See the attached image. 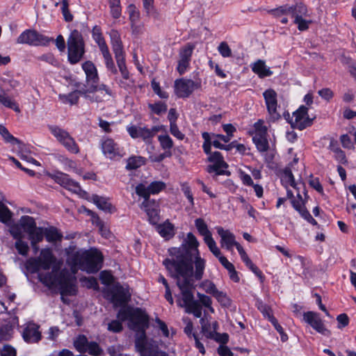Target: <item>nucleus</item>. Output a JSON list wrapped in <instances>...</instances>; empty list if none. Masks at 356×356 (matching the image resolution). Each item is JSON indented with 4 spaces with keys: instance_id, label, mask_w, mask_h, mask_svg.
<instances>
[{
    "instance_id": "1",
    "label": "nucleus",
    "mask_w": 356,
    "mask_h": 356,
    "mask_svg": "<svg viewBox=\"0 0 356 356\" xmlns=\"http://www.w3.org/2000/svg\"><path fill=\"white\" fill-rule=\"evenodd\" d=\"M199 245L195 236L189 232L179 248L169 249L171 258L163 261L165 268L177 280V284L181 291L179 304L185 306L188 312H193L197 317L200 316L201 312L198 304L192 301L193 277L195 280H201L206 266V260L200 257Z\"/></svg>"
},
{
    "instance_id": "2",
    "label": "nucleus",
    "mask_w": 356,
    "mask_h": 356,
    "mask_svg": "<svg viewBox=\"0 0 356 356\" xmlns=\"http://www.w3.org/2000/svg\"><path fill=\"white\" fill-rule=\"evenodd\" d=\"M26 265L33 272L49 270L51 268L50 273H39V280L49 288L58 289L63 302H67L65 296L76 294V278L65 270H60L62 261L56 259L50 248L42 249L40 255L38 257L29 258Z\"/></svg>"
},
{
    "instance_id": "3",
    "label": "nucleus",
    "mask_w": 356,
    "mask_h": 356,
    "mask_svg": "<svg viewBox=\"0 0 356 356\" xmlns=\"http://www.w3.org/2000/svg\"><path fill=\"white\" fill-rule=\"evenodd\" d=\"M118 314V320H113L108 324V330L113 332H119L122 330V322L128 321V326L133 330L141 331L143 337L136 341V347L141 356H168L161 351L154 350L148 347L145 337L144 330L148 324V316L145 312L139 308L124 307Z\"/></svg>"
},
{
    "instance_id": "4",
    "label": "nucleus",
    "mask_w": 356,
    "mask_h": 356,
    "mask_svg": "<svg viewBox=\"0 0 356 356\" xmlns=\"http://www.w3.org/2000/svg\"><path fill=\"white\" fill-rule=\"evenodd\" d=\"M65 253L67 264L72 273L70 275L74 278L79 269L88 273H95L102 268L104 257L96 248L77 250L74 245H71L65 249Z\"/></svg>"
},
{
    "instance_id": "5",
    "label": "nucleus",
    "mask_w": 356,
    "mask_h": 356,
    "mask_svg": "<svg viewBox=\"0 0 356 356\" xmlns=\"http://www.w3.org/2000/svg\"><path fill=\"white\" fill-rule=\"evenodd\" d=\"M82 69L86 74V84H81L83 88L79 90L81 96L90 103L100 102L106 97L112 96L111 90L105 84L98 85L99 76L94 63L90 60L82 64Z\"/></svg>"
},
{
    "instance_id": "6",
    "label": "nucleus",
    "mask_w": 356,
    "mask_h": 356,
    "mask_svg": "<svg viewBox=\"0 0 356 356\" xmlns=\"http://www.w3.org/2000/svg\"><path fill=\"white\" fill-rule=\"evenodd\" d=\"M218 234L220 237V246L229 252H233L235 247L245 266L260 280L264 281V276L262 272L257 268L249 258L242 245L236 241L235 235L229 229L218 226L216 227Z\"/></svg>"
},
{
    "instance_id": "7",
    "label": "nucleus",
    "mask_w": 356,
    "mask_h": 356,
    "mask_svg": "<svg viewBox=\"0 0 356 356\" xmlns=\"http://www.w3.org/2000/svg\"><path fill=\"white\" fill-rule=\"evenodd\" d=\"M99 278L102 283L107 286L104 291L105 298L111 301L115 307L125 305L128 302L131 297L129 289L119 283L113 284L114 277L110 272L102 271Z\"/></svg>"
},
{
    "instance_id": "8",
    "label": "nucleus",
    "mask_w": 356,
    "mask_h": 356,
    "mask_svg": "<svg viewBox=\"0 0 356 356\" xmlns=\"http://www.w3.org/2000/svg\"><path fill=\"white\" fill-rule=\"evenodd\" d=\"M67 58L71 64L79 63L85 53L84 42L78 31L71 32L67 39Z\"/></svg>"
},
{
    "instance_id": "9",
    "label": "nucleus",
    "mask_w": 356,
    "mask_h": 356,
    "mask_svg": "<svg viewBox=\"0 0 356 356\" xmlns=\"http://www.w3.org/2000/svg\"><path fill=\"white\" fill-rule=\"evenodd\" d=\"M92 34L93 40L97 44L99 50L102 52L107 69L112 73L115 74L117 72V70L115 67L112 56L110 54L108 47L105 42V40L102 35L100 28L98 26H95L92 29Z\"/></svg>"
},
{
    "instance_id": "10",
    "label": "nucleus",
    "mask_w": 356,
    "mask_h": 356,
    "mask_svg": "<svg viewBox=\"0 0 356 356\" xmlns=\"http://www.w3.org/2000/svg\"><path fill=\"white\" fill-rule=\"evenodd\" d=\"M51 41H53V38L40 34L33 29L25 30L17 39V43L31 46H45Z\"/></svg>"
},
{
    "instance_id": "11",
    "label": "nucleus",
    "mask_w": 356,
    "mask_h": 356,
    "mask_svg": "<svg viewBox=\"0 0 356 356\" xmlns=\"http://www.w3.org/2000/svg\"><path fill=\"white\" fill-rule=\"evenodd\" d=\"M267 130L268 127L262 120H259L254 124L252 140L261 152H266L268 149Z\"/></svg>"
},
{
    "instance_id": "12",
    "label": "nucleus",
    "mask_w": 356,
    "mask_h": 356,
    "mask_svg": "<svg viewBox=\"0 0 356 356\" xmlns=\"http://www.w3.org/2000/svg\"><path fill=\"white\" fill-rule=\"evenodd\" d=\"M195 47V43L188 42L179 49L177 66V70L179 74H184L188 70Z\"/></svg>"
},
{
    "instance_id": "13",
    "label": "nucleus",
    "mask_w": 356,
    "mask_h": 356,
    "mask_svg": "<svg viewBox=\"0 0 356 356\" xmlns=\"http://www.w3.org/2000/svg\"><path fill=\"white\" fill-rule=\"evenodd\" d=\"M200 86V83L191 79L184 78L177 79L174 83L175 93L179 98H186Z\"/></svg>"
},
{
    "instance_id": "14",
    "label": "nucleus",
    "mask_w": 356,
    "mask_h": 356,
    "mask_svg": "<svg viewBox=\"0 0 356 356\" xmlns=\"http://www.w3.org/2000/svg\"><path fill=\"white\" fill-rule=\"evenodd\" d=\"M103 154L109 159H118L124 155V149L119 146L112 138H103L101 141Z\"/></svg>"
},
{
    "instance_id": "15",
    "label": "nucleus",
    "mask_w": 356,
    "mask_h": 356,
    "mask_svg": "<svg viewBox=\"0 0 356 356\" xmlns=\"http://www.w3.org/2000/svg\"><path fill=\"white\" fill-rule=\"evenodd\" d=\"M49 176L57 184L67 190L81 195L83 192L79 183L70 179L68 175L62 172H56L51 173Z\"/></svg>"
},
{
    "instance_id": "16",
    "label": "nucleus",
    "mask_w": 356,
    "mask_h": 356,
    "mask_svg": "<svg viewBox=\"0 0 356 356\" xmlns=\"http://www.w3.org/2000/svg\"><path fill=\"white\" fill-rule=\"evenodd\" d=\"M110 37L113 50L120 72L128 71L125 65L122 45L118 32L112 30L110 33Z\"/></svg>"
},
{
    "instance_id": "17",
    "label": "nucleus",
    "mask_w": 356,
    "mask_h": 356,
    "mask_svg": "<svg viewBox=\"0 0 356 356\" xmlns=\"http://www.w3.org/2000/svg\"><path fill=\"white\" fill-rule=\"evenodd\" d=\"M291 126L294 128L302 130L312 123V119L308 115V109L305 106H301L293 113L290 120Z\"/></svg>"
},
{
    "instance_id": "18",
    "label": "nucleus",
    "mask_w": 356,
    "mask_h": 356,
    "mask_svg": "<svg viewBox=\"0 0 356 356\" xmlns=\"http://www.w3.org/2000/svg\"><path fill=\"white\" fill-rule=\"evenodd\" d=\"M275 15H291L294 19L297 18L309 17L308 10L307 6L302 3H296L295 6L285 5L281 6L273 11Z\"/></svg>"
},
{
    "instance_id": "19",
    "label": "nucleus",
    "mask_w": 356,
    "mask_h": 356,
    "mask_svg": "<svg viewBox=\"0 0 356 356\" xmlns=\"http://www.w3.org/2000/svg\"><path fill=\"white\" fill-rule=\"evenodd\" d=\"M302 321L309 325L314 330L322 334H326L328 332L325 328L322 319L318 314L314 312H304Z\"/></svg>"
},
{
    "instance_id": "20",
    "label": "nucleus",
    "mask_w": 356,
    "mask_h": 356,
    "mask_svg": "<svg viewBox=\"0 0 356 356\" xmlns=\"http://www.w3.org/2000/svg\"><path fill=\"white\" fill-rule=\"evenodd\" d=\"M208 160L213 163L208 166V171L209 172L222 174L227 168V163L225 162L222 154L219 152H214L210 154Z\"/></svg>"
},
{
    "instance_id": "21",
    "label": "nucleus",
    "mask_w": 356,
    "mask_h": 356,
    "mask_svg": "<svg viewBox=\"0 0 356 356\" xmlns=\"http://www.w3.org/2000/svg\"><path fill=\"white\" fill-rule=\"evenodd\" d=\"M22 337L27 343L38 342L41 339L39 326L33 323H27L23 330Z\"/></svg>"
},
{
    "instance_id": "22",
    "label": "nucleus",
    "mask_w": 356,
    "mask_h": 356,
    "mask_svg": "<svg viewBox=\"0 0 356 356\" xmlns=\"http://www.w3.org/2000/svg\"><path fill=\"white\" fill-rule=\"evenodd\" d=\"M194 280H195V278L193 277V285L194 284ZM193 287L191 289V293H192V296H193ZM181 296V291L180 290V294L179 296H177V305L181 307H184L186 309V312L187 313H188V312L187 311V309L185 306H183V305H181L179 304V302H178L179 298ZM197 296L199 298V302L194 300L193 297L192 298V301L195 302L198 304V305L200 308V312H202V307L200 305V303H201L204 307L207 308L211 313H214V309L211 306L212 301H211V298H209V296H205L204 294L200 293H197ZM189 314H193L196 317V316L193 312H189ZM201 316H202V314L199 317L197 316V318H200Z\"/></svg>"
},
{
    "instance_id": "23",
    "label": "nucleus",
    "mask_w": 356,
    "mask_h": 356,
    "mask_svg": "<svg viewBox=\"0 0 356 356\" xmlns=\"http://www.w3.org/2000/svg\"><path fill=\"white\" fill-rule=\"evenodd\" d=\"M143 10L147 17L156 23L162 19L161 11L155 6L154 0H142Z\"/></svg>"
},
{
    "instance_id": "24",
    "label": "nucleus",
    "mask_w": 356,
    "mask_h": 356,
    "mask_svg": "<svg viewBox=\"0 0 356 356\" xmlns=\"http://www.w3.org/2000/svg\"><path fill=\"white\" fill-rule=\"evenodd\" d=\"M18 325V318L10 316L9 321L0 327V341H8L13 337V329Z\"/></svg>"
},
{
    "instance_id": "25",
    "label": "nucleus",
    "mask_w": 356,
    "mask_h": 356,
    "mask_svg": "<svg viewBox=\"0 0 356 356\" xmlns=\"http://www.w3.org/2000/svg\"><path fill=\"white\" fill-rule=\"evenodd\" d=\"M13 151L16 152L22 160L35 165H40V163L32 157L31 148L29 145L20 142V145H17L15 147H13Z\"/></svg>"
},
{
    "instance_id": "26",
    "label": "nucleus",
    "mask_w": 356,
    "mask_h": 356,
    "mask_svg": "<svg viewBox=\"0 0 356 356\" xmlns=\"http://www.w3.org/2000/svg\"><path fill=\"white\" fill-rule=\"evenodd\" d=\"M149 217L151 223H156L158 221L159 207L154 200H144L140 206Z\"/></svg>"
},
{
    "instance_id": "27",
    "label": "nucleus",
    "mask_w": 356,
    "mask_h": 356,
    "mask_svg": "<svg viewBox=\"0 0 356 356\" xmlns=\"http://www.w3.org/2000/svg\"><path fill=\"white\" fill-rule=\"evenodd\" d=\"M281 181L282 185L286 189L287 197L289 198L293 197V193L291 190L289 189V186H291L293 188H296L297 184L295 181L291 170L289 168H286V169L284 170L281 176Z\"/></svg>"
},
{
    "instance_id": "28",
    "label": "nucleus",
    "mask_w": 356,
    "mask_h": 356,
    "mask_svg": "<svg viewBox=\"0 0 356 356\" xmlns=\"http://www.w3.org/2000/svg\"><path fill=\"white\" fill-rule=\"evenodd\" d=\"M77 90L69 94H60L58 95L59 100L65 104L74 105L76 104L79 99V95L81 96L79 90L83 88L81 83L76 85Z\"/></svg>"
},
{
    "instance_id": "29",
    "label": "nucleus",
    "mask_w": 356,
    "mask_h": 356,
    "mask_svg": "<svg viewBox=\"0 0 356 356\" xmlns=\"http://www.w3.org/2000/svg\"><path fill=\"white\" fill-rule=\"evenodd\" d=\"M251 69L254 73L258 75L259 78H264L270 76L273 74V72L270 67H268L265 61L263 60H258L251 65Z\"/></svg>"
},
{
    "instance_id": "30",
    "label": "nucleus",
    "mask_w": 356,
    "mask_h": 356,
    "mask_svg": "<svg viewBox=\"0 0 356 356\" xmlns=\"http://www.w3.org/2000/svg\"><path fill=\"white\" fill-rule=\"evenodd\" d=\"M156 229L160 236L166 240L172 238L175 234V227L168 220L158 225Z\"/></svg>"
},
{
    "instance_id": "31",
    "label": "nucleus",
    "mask_w": 356,
    "mask_h": 356,
    "mask_svg": "<svg viewBox=\"0 0 356 356\" xmlns=\"http://www.w3.org/2000/svg\"><path fill=\"white\" fill-rule=\"evenodd\" d=\"M266 104L268 112L274 115L277 112V99L276 92L271 89L267 90L264 92Z\"/></svg>"
},
{
    "instance_id": "32",
    "label": "nucleus",
    "mask_w": 356,
    "mask_h": 356,
    "mask_svg": "<svg viewBox=\"0 0 356 356\" xmlns=\"http://www.w3.org/2000/svg\"><path fill=\"white\" fill-rule=\"evenodd\" d=\"M59 143L71 154H77L80 152L79 147L72 136H68Z\"/></svg>"
},
{
    "instance_id": "33",
    "label": "nucleus",
    "mask_w": 356,
    "mask_h": 356,
    "mask_svg": "<svg viewBox=\"0 0 356 356\" xmlns=\"http://www.w3.org/2000/svg\"><path fill=\"white\" fill-rule=\"evenodd\" d=\"M19 226L22 228L23 231L28 234L37 227L34 219L28 216L21 218Z\"/></svg>"
},
{
    "instance_id": "34",
    "label": "nucleus",
    "mask_w": 356,
    "mask_h": 356,
    "mask_svg": "<svg viewBox=\"0 0 356 356\" xmlns=\"http://www.w3.org/2000/svg\"><path fill=\"white\" fill-rule=\"evenodd\" d=\"M49 130L58 143L71 136L67 130L56 125L49 126Z\"/></svg>"
},
{
    "instance_id": "35",
    "label": "nucleus",
    "mask_w": 356,
    "mask_h": 356,
    "mask_svg": "<svg viewBox=\"0 0 356 356\" xmlns=\"http://www.w3.org/2000/svg\"><path fill=\"white\" fill-rule=\"evenodd\" d=\"M92 200L99 209L107 212H112L113 206L105 197L94 195L92 197Z\"/></svg>"
},
{
    "instance_id": "36",
    "label": "nucleus",
    "mask_w": 356,
    "mask_h": 356,
    "mask_svg": "<svg viewBox=\"0 0 356 356\" xmlns=\"http://www.w3.org/2000/svg\"><path fill=\"white\" fill-rule=\"evenodd\" d=\"M0 104L5 107L11 108L15 112L19 113L20 109L17 102L5 92L0 93Z\"/></svg>"
},
{
    "instance_id": "37",
    "label": "nucleus",
    "mask_w": 356,
    "mask_h": 356,
    "mask_svg": "<svg viewBox=\"0 0 356 356\" xmlns=\"http://www.w3.org/2000/svg\"><path fill=\"white\" fill-rule=\"evenodd\" d=\"M0 135L6 143H8L15 147L17 145H20V140L15 138L8 130V129L2 124H0Z\"/></svg>"
},
{
    "instance_id": "38",
    "label": "nucleus",
    "mask_w": 356,
    "mask_h": 356,
    "mask_svg": "<svg viewBox=\"0 0 356 356\" xmlns=\"http://www.w3.org/2000/svg\"><path fill=\"white\" fill-rule=\"evenodd\" d=\"M127 12L129 15V18L131 21V26L134 27L138 23L140 20V11L134 4H130L127 8Z\"/></svg>"
},
{
    "instance_id": "39",
    "label": "nucleus",
    "mask_w": 356,
    "mask_h": 356,
    "mask_svg": "<svg viewBox=\"0 0 356 356\" xmlns=\"http://www.w3.org/2000/svg\"><path fill=\"white\" fill-rule=\"evenodd\" d=\"M44 232L46 240L50 243L60 241L63 238L62 234L54 227L44 229Z\"/></svg>"
},
{
    "instance_id": "40",
    "label": "nucleus",
    "mask_w": 356,
    "mask_h": 356,
    "mask_svg": "<svg viewBox=\"0 0 356 356\" xmlns=\"http://www.w3.org/2000/svg\"><path fill=\"white\" fill-rule=\"evenodd\" d=\"M195 225L199 234L203 237V239L211 236V232L209 231L207 225L202 218H197L195 220Z\"/></svg>"
},
{
    "instance_id": "41",
    "label": "nucleus",
    "mask_w": 356,
    "mask_h": 356,
    "mask_svg": "<svg viewBox=\"0 0 356 356\" xmlns=\"http://www.w3.org/2000/svg\"><path fill=\"white\" fill-rule=\"evenodd\" d=\"M28 235L31 244L34 245L35 243H39L43 240L44 236V229L42 227H36Z\"/></svg>"
},
{
    "instance_id": "42",
    "label": "nucleus",
    "mask_w": 356,
    "mask_h": 356,
    "mask_svg": "<svg viewBox=\"0 0 356 356\" xmlns=\"http://www.w3.org/2000/svg\"><path fill=\"white\" fill-rule=\"evenodd\" d=\"M89 341L84 335H79L74 341V346L76 350L81 353H86Z\"/></svg>"
},
{
    "instance_id": "43",
    "label": "nucleus",
    "mask_w": 356,
    "mask_h": 356,
    "mask_svg": "<svg viewBox=\"0 0 356 356\" xmlns=\"http://www.w3.org/2000/svg\"><path fill=\"white\" fill-rule=\"evenodd\" d=\"M12 212L1 201H0V221L8 224L12 218Z\"/></svg>"
},
{
    "instance_id": "44",
    "label": "nucleus",
    "mask_w": 356,
    "mask_h": 356,
    "mask_svg": "<svg viewBox=\"0 0 356 356\" xmlns=\"http://www.w3.org/2000/svg\"><path fill=\"white\" fill-rule=\"evenodd\" d=\"M202 332L207 338H213L216 334V327L212 330L211 324L208 323L207 320L203 318L200 319Z\"/></svg>"
},
{
    "instance_id": "45",
    "label": "nucleus",
    "mask_w": 356,
    "mask_h": 356,
    "mask_svg": "<svg viewBox=\"0 0 356 356\" xmlns=\"http://www.w3.org/2000/svg\"><path fill=\"white\" fill-rule=\"evenodd\" d=\"M204 243L208 246L211 252L216 257H219L222 255L221 251L219 248L217 246L216 242L212 237V235L207 238L204 239Z\"/></svg>"
},
{
    "instance_id": "46",
    "label": "nucleus",
    "mask_w": 356,
    "mask_h": 356,
    "mask_svg": "<svg viewBox=\"0 0 356 356\" xmlns=\"http://www.w3.org/2000/svg\"><path fill=\"white\" fill-rule=\"evenodd\" d=\"M145 163V160L140 156H132L128 159L127 168L128 169H136Z\"/></svg>"
},
{
    "instance_id": "47",
    "label": "nucleus",
    "mask_w": 356,
    "mask_h": 356,
    "mask_svg": "<svg viewBox=\"0 0 356 356\" xmlns=\"http://www.w3.org/2000/svg\"><path fill=\"white\" fill-rule=\"evenodd\" d=\"M149 108L151 111L156 115H161L166 112L167 105L165 103L159 102L155 104H149Z\"/></svg>"
},
{
    "instance_id": "48",
    "label": "nucleus",
    "mask_w": 356,
    "mask_h": 356,
    "mask_svg": "<svg viewBox=\"0 0 356 356\" xmlns=\"http://www.w3.org/2000/svg\"><path fill=\"white\" fill-rule=\"evenodd\" d=\"M15 247L17 249L18 253L22 256H26L29 251V246L28 243L22 239L16 241Z\"/></svg>"
},
{
    "instance_id": "49",
    "label": "nucleus",
    "mask_w": 356,
    "mask_h": 356,
    "mask_svg": "<svg viewBox=\"0 0 356 356\" xmlns=\"http://www.w3.org/2000/svg\"><path fill=\"white\" fill-rule=\"evenodd\" d=\"M111 13L114 18H118L121 15V7L120 0H109Z\"/></svg>"
},
{
    "instance_id": "50",
    "label": "nucleus",
    "mask_w": 356,
    "mask_h": 356,
    "mask_svg": "<svg viewBox=\"0 0 356 356\" xmlns=\"http://www.w3.org/2000/svg\"><path fill=\"white\" fill-rule=\"evenodd\" d=\"M136 193L138 195L144 198V200H150L149 199L151 195L149 190V186H146L145 184H140L136 187Z\"/></svg>"
},
{
    "instance_id": "51",
    "label": "nucleus",
    "mask_w": 356,
    "mask_h": 356,
    "mask_svg": "<svg viewBox=\"0 0 356 356\" xmlns=\"http://www.w3.org/2000/svg\"><path fill=\"white\" fill-rule=\"evenodd\" d=\"M202 136L204 140V143L202 145L204 152L209 156L210 154H212L211 152V147L212 145L211 136L210 134H209L207 132H204V133H202Z\"/></svg>"
},
{
    "instance_id": "52",
    "label": "nucleus",
    "mask_w": 356,
    "mask_h": 356,
    "mask_svg": "<svg viewBox=\"0 0 356 356\" xmlns=\"http://www.w3.org/2000/svg\"><path fill=\"white\" fill-rule=\"evenodd\" d=\"M200 287L206 293L211 294L212 296H213L218 290L216 285L211 281L208 280L203 281L200 284Z\"/></svg>"
},
{
    "instance_id": "53",
    "label": "nucleus",
    "mask_w": 356,
    "mask_h": 356,
    "mask_svg": "<svg viewBox=\"0 0 356 356\" xmlns=\"http://www.w3.org/2000/svg\"><path fill=\"white\" fill-rule=\"evenodd\" d=\"M165 188V184L161 181H153L149 185L151 194H157Z\"/></svg>"
},
{
    "instance_id": "54",
    "label": "nucleus",
    "mask_w": 356,
    "mask_h": 356,
    "mask_svg": "<svg viewBox=\"0 0 356 356\" xmlns=\"http://www.w3.org/2000/svg\"><path fill=\"white\" fill-rule=\"evenodd\" d=\"M213 296L216 298V300L221 304V305L224 307H228L230 305L231 302L227 294L222 291L217 290L216 293H215Z\"/></svg>"
},
{
    "instance_id": "55",
    "label": "nucleus",
    "mask_w": 356,
    "mask_h": 356,
    "mask_svg": "<svg viewBox=\"0 0 356 356\" xmlns=\"http://www.w3.org/2000/svg\"><path fill=\"white\" fill-rule=\"evenodd\" d=\"M81 282L83 286L88 289H93L95 290H97L99 289L97 280L92 277L81 278Z\"/></svg>"
},
{
    "instance_id": "56",
    "label": "nucleus",
    "mask_w": 356,
    "mask_h": 356,
    "mask_svg": "<svg viewBox=\"0 0 356 356\" xmlns=\"http://www.w3.org/2000/svg\"><path fill=\"white\" fill-rule=\"evenodd\" d=\"M218 51L223 58H229L232 56V49L229 47L228 44L225 42H222L220 43L218 47Z\"/></svg>"
},
{
    "instance_id": "57",
    "label": "nucleus",
    "mask_w": 356,
    "mask_h": 356,
    "mask_svg": "<svg viewBox=\"0 0 356 356\" xmlns=\"http://www.w3.org/2000/svg\"><path fill=\"white\" fill-rule=\"evenodd\" d=\"M159 141L164 149H170L173 145L171 138L168 135H161L159 136Z\"/></svg>"
},
{
    "instance_id": "58",
    "label": "nucleus",
    "mask_w": 356,
    "mask_h": 356,
    "mask_svg": "<svg viewBox=\"0 0 356 356\" xmlns=\"http://www.w3.org/2000/svg\"><path fill=\"white\" fill-rule=\"evenodd\" d=\"M143 127L136 125H129L127 131L132 138H140Z\"/></svg>"
},
{
    "instance_id": "59",
    "label": "nucleus",
    "mask_w": 356,
    "mask_h": 356,
    "mask_svg": "<svg viewBox=\"0 0 356 356\" xmlns=\"http://www.w3.org/2000/svg\"><path fill=\"white\" fill-rule=\"evenodd\" d=\"M68 1L67 0H62L61 1V10L63 15V17L67 22H70L73 19L72 15L70 13L68 9Z\"/></svg>"
},
{
    "instance_id": "60",
    "label": "nucleus",
    "mask_w": 356,
    "mask_h": 356,
    "mask_svg": "<svg viewBox=\"0 0 356 356\" xmlns=\"http://www.w3.org/2000/svg\"><path fill=\"white\" fill-rule=\"evenodd\" d=\"M294 23L297 24L298 30L302 31L309 28V25L312 23V21L306 19L304 17H301L295 19Z\"/></svg>"
},
{
    "instance_id": "61",
    "label": "nucleus",
    "mask_w": 356,
    "mask_h": 356,
    "mask_svg": "<svg viewBox=\"0 0 356 356\" xmlns=\"http://www.w3.org/2000/svg\"><path fill=\"white\" fill-rule=\"evenodd\" d=\"M341 143L342 146L346 149H353L354 148V142L352 140V137L350 134H345L341 136Z\"/></svg>"
},
{
    "instance_id": "62",
    "label": "nucleus",
    "mask_w": 356,
    "mask_h": 356,
    "mask_svg": "<svg viewBox=\"0 0 356 356\" xmlns=\"http://www.w3.org/2000/svg\"><path fill=\"white\" fill-rule=\"evenodd\" d=\"M102 352L99 345L95 342H89L86 353H88L91 355L97 356Z\"/></svg>"
},
{
    "instance_id": "63",
    "label": "nucleus",
    "mask_w": 356,
    "mask_h": 356,
    "mask_svg": "<svg viewBox=\"0 0 356 356\" xmlns=\"http://www.w3.org/2000/svg\"><path fill=\"white\" fill-rule=\"evenodd\" d=\"M1 356H16L17 351L15 348L10 345L6 344L2 347L0 350Z\"/></svg>"
},
{
    "instance_id": "64",
    "label": "nucleus",
    "mask_w": 356,
    "mask_h": 356,
    "mask_svg": "<svg viewBox=\"0 0 356 356\" xmlns=\"http://www.w3.org/2000/svg\"><path fill=\"white\" fill-rule=\"evenodd\" d=\"M151 85H152V88L154 92L158 96H159L161 98H163V99L168 98V93L165 91L161 90V89L160 88L159 83L156 82L154 79V80H152Z\"/></svg>"
}]
</instances>
